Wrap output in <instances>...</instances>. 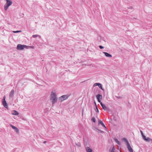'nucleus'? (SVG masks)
<instances>
[{
  "label": "nucleus",
  "instance_id": "obj_4",
  "mask_svg": "<svg viewBox=\"0 0 152 152\" xmlns=\"http://www.w3.org/2000/svg\"><path fill=\"white\" fill-rule=\"evenodd\" d=\"M100 104L102 108L104 110L108 111H109V108L106 107L105 104H103L102 102H101Z\"/></svg>",
  "mask_w": 152,
  "mask_h": 152
},
{
  "label": "nucleus",
  "instance_id": "obj_11",
  "mask_svg": "<svg viewBox=\"0 0 152 152\" xmlns=\"http://www.w3.org/2000/svg\"><path fill=\"white\" fill-rule=\"evenodd\" d=\"M62 98L63 99V100H65L67 99L69 96L68 95H64L61 96Z\"/></svg>",
  "mask_w": 152,
  "mask_h": 152
},
{
  "label": "nucleus",
  "instance_id": "obj_29",
  "mask_svg": "<svg viewBox=\"0 0 152 152\" xmlns=\"http://www.w3.org/2000/svg\"><path fill=\"white\" fill-rule=\"evenodd\" d=\"M99 47L100 49H102L104 48V47H103V46H101V45H99Z\"/></svg>",
  "mask_w": 152,
  "mask_h": 152
},
{
  "label": "nucleus",
  "instance_id": "obj_10",
  "mask_svg": "<svg viewBox=\"0 0 152 152\" xmlns=\"http://www.w3.org/2000/svg\"><path fill=\"white\" fill-rule=\"evenodd\" d=\"M6 3L7 5L10 6L12 4V1L10 0H6Z\"/></svg>",
  "mask_w": 152,
  "mask_h": 152
},
{
  "label": "nucleus",
  "instance_id": "obj_20",
  "mask_svg": "<svg viewBox=\"0 0 152 152\" xmlns=\"http://www.w3.org/2000/svg\"><path fill=\"white\" fill-rule=\"evenodd\" d=\"M151 138L149 137H147L146 138V139L145 140V141L148 142H150V140Z\"/></svg>",
  "mask_w": 152,
  "mask_h": 152
},
{
  "label": "nucleus",
  "instance_id": "obj_9",
  "mask_svg": "<svg viewBox=\"0 0 152 152\" xmlns=\"http://www.w3.org/2000/svg\"><path fill=\"white\" fill-rule=\"evenodd\" d=\"M103 53L104 54L105 56H106V57H108L109 58H111L112 57V56L111 54H109V53L107 52H103Z\"/></svg>",
  "mask_w": 152,
  "mask_h": 152
},
{
  "label": "nucleus",
  "instance_id": "obj_5",
  "mask_svg": "<svg viewBox=\"0 0 152 152\" xmlns=\"http://www.w3.org/2000/svg\"><path fill=\"white\" fill-rule=\"evenodd\" d=\"M96 97L98 102L100 103L101 99H102V96L100 94H98L96 96Z\"/></svg>",
  "mask_w": 152,
  "mask_h": 152
},
{
  "label": "nucleus",
  "instance_id": "obj_28",
  "mask_svg": "<svg viewBox=\"0 0 152 152\" xmlns=\"http://www.w3.org/2000/svg\"><path fill=\"white\" fill-rule=\"evenodd\" d=\"M142 137L143 139L145 141L147 138L146 136L145 135H143Z\"/></svg>",
  "mask_w": 152,
  "mask_h": 152
},
{
  "label": "nucleus",
  "instance_id": "obj_25",
  "mask_svg": "<svg viewBox=\"0 0 152 152\" xmlns=\"http://www.w3.org/2000/svg\"><path fill=\"white\" fill-rule=\"evenodd\" d=\"M95 110L96 112L98 113L99 112V110L97 107V106H96V108L95 109Z\"/></svg>",
  "mask_w": 152,
  "mask_h": 152
},
{
  "label": "nucleus",
  "instance_id": "obj_12",
  "mask_svg": "<svg viewBox=\"0 0 152 152\" xmlns=\"http://www.w3.org/2000/svg\"><path fill=\"white\" fill-rule=\"evenodd\" d=\"M86 150L87 152H92V150L89 147H87L86 148Z\"/></svg>",
  "mask_w": 152,
  "mask_h": 152
},
{
  "label": "nucleus",
  "instance_id": "obj_33",
  "mask_svg": "<svg viewBox=\"0 0 152 152\" xmlns=\"http://www.w3.org/2000/svg\"><path fill=\"white\" fill-rule=\"evenodd\" d=\"M34 48V46H30V47H28V48Z\"/></svg>",
  "mask_w": 152,
  "mask_h": 152
},
{
  "label": "nucleus",
  "instance_id": "obj_34",
  "mask_svg": "<svg viewBox=\"0 0 152 152\" xmlns=\"http://www.w3.org/2000/svg\"><path fill=\"white\" fill-rule=\"evenodd\" d=\"M94 104H95V106L96 107V106H97V105H96V103L95 102H94Z\"/></svg>",
  "mask_w": 152,
  "mask_h": 152
},
{
  "label": "nucleus",
  "instance_id": "obj_38",
  "mask_svg": "<svg viewBox=\"0 0 152 152\" xmlns=\"http://www.w3.org/2000/svg\"><path fill=\"white\" fill-rule=\"evenodd\" d=\"M141 135H142V137H143V135H144V134H143V133H142V134H141Z\"/></svg>",
  "mask_w": 152,
  "mask_h": 152
},
{
  "label": "nucleus",
  "instance_id": "obj_27",
  "mask_svg": "<svg viewBox=\"0 0 152 152\" xmlns=\"http://www.w3.org/2000/svg\"><path fill=\"white\" fill-rule=\"evenodd\" d=\"M38 35H36V34L33 35H32V37L34 38H36L37 37H38Z\"/></svg>",
  "mask_w": 152,
  "mask_h": 152
},
{
  "label": "nucleus",
  "instance_id": "obj_35",
  "mask_svg": "<svg viewBox=\"0 0 152 152\" xmlns=\"http://www.w3.org/2000/svg\"><path fill=\"white\" fill-rule=\"evenodd\" d=\"M46 142H47V141H45L43 142V143H45Z\"/></svg>",
  "mask_w": 152,
  "mask_h": 152
},
{
  "label": "nucleus",
  "instance_id": "obj_26",
  "mask_svg": "<svg viewBox=\"0 0 152 152\" xmlns=\"http://www.w3.org/2000/svg\"><path fill=\"white\" fill-rule=\"evenodd\" d=\"M10 126H11V127H12V128L13 129H16V126H13V125H10Z\"/></svg>",
  "mask_w": 152,
  "mask_h": 152
},
{
  "label": "nucleus",
  "instance_id": "obj_19",
  "mask_svg": "<svg viewBox=\"0 0 152 152\" xmlns=\"http://www.w3.org/2000/svg\"><path fill=\"white\" fill-rule=\"evenodd\" d=\"M92 121L95 123L96 122V119L94 117H93L91 120Z\"/></svg>",
  "mask_w": 152,
  "mask_h": 152
},
{
  "label": "nucleus",
  "instance_id": "obj_7",
  "mask_svg": "<svg viewBox=\"0 0 152 152\" xmlns=\"http://www.w3.org/2000/svg\"><path fill=\"white\" fill-rule=\"evenodd\" d=\"M14 92H15V91L14 89H12L11 91H10V94H9L10 98H11V97H13V96H14Z\"/></svg>",
  "mask_w": 152,
  "mask_h": 152
},
{
  "label": "nucleus",
  "instance_id": "obj_30",
  "mask_svg": "<svg viewBox=\"0 0 152 152\" xmlns=\"http://www.w3.org/2000/svg\"><path fill=\"white\" fill-rule=\"evenodd\" d=\"M115 97L117 98L118 99H122V97H121V96H115Z\"/></svg>",
  "mask_w": 152,
  "mask_h": 152
},
{
  "label": "nucleus",
  "instance_id": "obj_37",
  "mask_svg": "<svg viewBox=\"0 0 152 152\" xmlns=\"http://www.w3.org/2000/svg\"><path fill=\"white\" fill-rule=\"evenodd\" d=\"M152 142V139H150V142Z\"/></svg>",
  "mask_w": 152,
  "mask_h": 152
},
{
  "label": "nucleus",
  "instance_id": "obj_24",
  "mask_svg": "<svg viewBox=\"0 0 152 152\" xmlns=\"http://www.w3.org/2000/svg\"><path fill=\"white\" fill-rule=\"evenodd\" d=\"M99 85H100V84L99 83H95L94 84V86H98Z\"/></svg>",
  "mask_w": 152,
  "mask_h": 152
},
{
  "label": "nucleus",
  "instance_id": "obj_1",
  "mask_svg": "<svg viewBox=\"0 0 152 152\" xmlns=\"http://www.w3.org/2000/svg\"><path fill=\"white\" fill-rule=\"evenodd\" d=\"M50 99L51 100L52 104H53L57 102V98L56 93L53 92H51Z\"/></svg>",
  "mask_w": 152,
  "mask_h": 152
},
{
  "label": "nucleus",
  "instance_id": "obj_6",
  "mask_svg": "<svg viewBox=\"0 0 152 152\" xmlns=\"http://www.w3.org/2000/svg\"><path fill=\"white\" fill-rule=\"evenodd\" d=\"M126 145L127 146V148L129 151L130 152H133V150L131 148L129 143H128L127 144H126Z\"/></svg>",
  "mask_w": 152,
  "mask_h": 152
},
{
  "label": "nucleus",
  "instance_id": "obj_23",
  "mask_svg": "<svg viewBox=\"0 0 152 152\" xmlns=\"http://www.w3.org/2000/svg\"><path fill=\"white\" fill-rule=\"evenodd\" d=\"M21 31H13V32L14 33H17L21 32Z\"/></svg>",
  "mask_w": 152,
  "mask_h": 152
},
{
  "label": "nucleus",
  "instance_id": "obj_2",
  "mask_svg": "<svg viewBox=\"0 0 152 152\" xmlns=\"http://www.w3.org/2000/svg\"><path fill=\"white\" fill-rule=\"evenodd\" d=\"M28 47H30V46H27L25 45H22L21 44H18L17 46V48L19 50H23L24 48L28 49Z\"/></svg>",
  "mask_w": 152,
  "mask_h": 152
},
{
  "label": "nucleus",
  "instance_id": "obj_13",
  "mask_svg": "<svg viewBox=\"0 0 152 152\" xmlns=\"http://www.w3.org/2000/svg\"><path fill=\"white\" fill-rule=\"evenodd\" d=\"M12 114L14 115H18L19 114L18 113L16 110H14L13 111Z\"/></svg>",
  "mask_w": 152,
  "mask_h": 152
},
{
  "label": "nucleus",
  "instance_id": "obj_36",
  "mask_svg": "<svg viewBox=\"0 0 152 152\" xmlns=\"http://www.w3.org/2000/svg\"><path fill=\"white\" fill-rule=\"evenodd\" d=\"M140 132L141 133V134H142V133H143L142 132L141 130L140 131Z\"/></svg>",
  "mask_w": 152,
  "mask_h": 152
},
{
  "label": "nucleus",
  "instance_id": "obj_18",
  "mask_svg": "<svg viewBox=\"0 0 152 152\" xmlns=\"http://www.w3.org/2000/svg\"><path fill=\"white\" fill-rule=\"evenodd\" d=\"M75 144L78 147H80L81 146V144L80 142H78V143H76Z\"/></svg>",
  "mask_w": 152,
  "mask_h": 152
},
{
  "label": "nucleus",
  "instance_id": "obj_3",
  "mask_svg": "<svg viewBox=\"0 0 152 152\" xmlns=\"http://www.w3.org/2000/svg\"><path fill=\"white\" fill-rule=\"evenodd\" d=\"M2 104L3 105V106L4 107L6 108L7 109H8V106L7 103V102L5 101V96H4L2 100Z\"/></svg>",
  "mask_w": 152,
  "mask_h": 152
},
{
  "label": "nucleus",
  "instance_id": "obj_17",
  "mask_svg": "<svg viewBox=\"0 0 152 152\" xmlns=\"http://www.w3.org/2000/svg\"><path fill=\"white\" fill-rule=\"evenodd\" d=\"M115 141L118 144V145H120L121 144V143H120V142L117 139H115Z\"/></svg>",
  "mask_w": 152,
  "mask_h": 152
},
{
  "label": "nucleus",
  "instance_id": "obj_15",
  "mask_svg": "<svg viewBox=\"0 0 152 152\" xmlns=\"http://www.w3.org/2000/svg\"><path fill=\"white\" fill-rule=\"evenodd\" d=\"M9 5L6 4L4 6V9L6 11L8 7H9Z\"/></svg>",
  "mask_w": 152,
  "mask_h": 152
},
{
  "label": "nucleus",
  "instance_id": "obj_14",
  "mask_svg": "<svg viewBox=\"0 0 152 152\" xmlns=\"http://www.w3.org/2000/svg\"><path fill=\"white\" fill-rule=\"evenodd\" d=\"M122 140L125 142L126 144H127L128 143H129L128 140L126 138H124L122 139Z\"/></svg>",
  "mask_w": 152,
  "mask_h": 152
},
{
  "label": "nucleus",
  "instance_id": "obj_31",
  "mask_svg": "<svg viewBox=\"0 0 152 152\" xmlns=\"http://www.w3.org/2000/svg\"><path fill=\"white\" fill-rule=\"evenodd\" d=\"M97 130L101 133H103L104 132L103 131H102L100 129H97Z\"/></svg>",
  "mask_w": 152,
  "mask_h": 152
},
{
  "label": "nucleus",
  "instance_id": "obj_22",
  "mask_svg": "<svg viewBox=\"0 0 152 152\" xmlns=\"http://www.w3.org/2000/svg\"><path fill=\"white\" fill-rule=\"evenodd\" d=\"M15 130L17 133H18L19 132V130L17 127L16 129H15Z\"/></svg>",
  "mask_w": 152,
  "mask_h": 152
},
{
  "label": "nucleus",
  "instance_id": "obj_32",
  "mask_svg": "<svg viewBox=\"0 0 152 152\" xmlns=\"http://www.w3.org/2000/svg\"><path fill=\"white\" fill-rule=\"evenodd\" d=\"M129 8V9H133V7H129V8Z\"/></svg>",
  "mask_w": 152,
  "mask_h": 152
},
{
  "label": "nucleus",
  "instance_id": "obj_21",
  "mask_svg": "<svg viewBox=\"0 0 152 152\" xmlns=\"http://www.w3.org/2000/svg\"><path fill=\"white\" fill-rule=\"evenodd\" d=\"M98 86L102 90H103V91L104 90V89L102 88V85L101 84H100V85H99Z\"/></svg>",
  "mask_w": 152,
  "mask_h": 152
},
{
  "label": "nucleus",
  "instance_id": "obj_16",
  "mask_svg": "<svg viewBox=\"0 0 152 152\" xmlns=\"http://www.w3.org/2000/svg\"><path fill=\"white\" fill-rule=\"evenodd\" d=\"M63 99L62 98V96H61L59 97L58 98V100L59 101L61 102L64 101V100H63Z\"/></svg>",
  "mask_w": 152,
  "mask_h": 152
},
{
  "label": "nucleus",
  "instance_id": "obj_8",
  "mask_svg": "<svg viewBox=\"0 0 152 152\" xmlns=\"http://www.w3.org/2000/svg\"><path fill=\"white\" fill-rule=\"evenodd\" d=\"M100 124H101V125L105 129H107V127L105 126L104 123L102 122V121L100 120H99L98 121V124L99 125Z\"/></svg>",
  "mask_w": 152,
  "mask_h": 152
}]
</instances>
